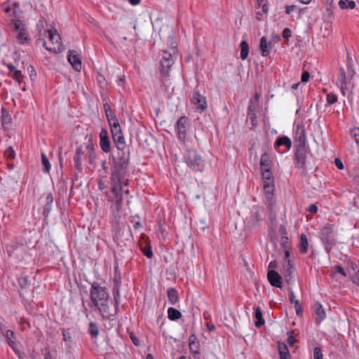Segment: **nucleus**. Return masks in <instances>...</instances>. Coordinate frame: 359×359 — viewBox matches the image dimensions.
I'll return each mask as SVG.
<instances>
[{
	"label": "nucleus",
	"mask_w": 359,
	"mask_h": 359,
	"mask_svg": "<svg viewBox=\"0 0 359 359\" xmlns=\"http://www.w3.org/2000/svg\"><path fill=\"white\" fill-rule=\"evenodd\" d=\"M90 294L91 301L103 318H109L114 316L112 302L105 287L94 283L91 285Z\"/></svg>",
	"instance_id": "1"
},
{
	"label": "nucleus",
	"mask_w": 359,
	"mask_h": 359,
	"mask_svg": "<svg viewBox=\"0 0 359 359\" xmlns=\"http://www.w3.org/2000/svg\"><path fill=\"white\" fill-rule=\"evenodd\" d=\"M170 46L168 49L162 50V59L160 62L161 81L163 85L168 81L169 70L174 64V58L177 55V43L174 38L170 36L168 39Z\"/></svg>",
	"instance_id": "2"
},
{
	"label": "nucleus",
	"mask_w": 359,
	"mask_h": 359,
	"mask_svg": "<svg viewBox=\"0 0 359 359\" xmlns=\"http://www.w3.org/2000/svg\"><path fill=\"white\" fill-rule=\"evenodd\" d=\"M3 9L5 13L12 16L11 22L10 24L11 29L18 31V39L20 43H22V21L21 20L22 12L20 10V5L18 2H8L3 5Z\"/></svg>",
	"instance_id": "3"
},
{
	"label": "nucleus",
	"mask_w": 359,
	"mask_h": 359,
	"mask_svg": "<svg viewBox=\"0 0 359 359\" xmlns=\"http://www.w3.org/2000/svg\"><path fill=\"white\" fill-rule=\"evenodd\" d=\"M129 152L119 151L117 159L114 161V170L111 174V180L120 182L121 180L126 179V170L129 163Z\"/></svg>",
	"instance_id": "4"
},
{
	"label": "nucleus",
	"mask_w": 359,
	"mask_h": 359,
	"mask_svg": "<svg viewBox=\"0 0 359 359\" xmlns=\"http://www.w3.org/2000/svg\"><path fill=\"white\" fill-rule=\"evenodd\" d=\"M39 32L41 35H45L48 38L49 44L43 41V46L46 50L55 53H60L63 50L60 36L56 29H45L43 33L40 30Z\"/></svg>",
	"instance_id": "5"
},
{
	"label": "nucleus",
	"mask_w": 359,
	"mask_h": 359,
	"mask_svg": "<svg viewBox=\"0 0 359 359\" xmlns=\"http://www.w3.org/2000/svg\"><path fill=\"white\" fill-rule=\"evenodd\" d=\"M187 164L195 171H201L204 168V161L194 149H187L184 155Z\"/></svg>",
	"instance_id": "6"
},
{
	"label": "nucleus",
	"mask_w": 359,
	"mask_h": 359,
	"mask_svg": "<svg viewBox=\"0 0 359 359\" xmlns=\"http://www.w3.org/2000/svg\"><path fill=\"white\" fill-rule=\"evenodd\" d=\"M309 154V149L305 146H297L294 154L296 165L304 171L307 170V162Z\"/></svg>",
	"instance_id": "7"
},
{
	"label": "nucleus",
	"mask_w": 359,
	"mask_h": 359,
	"mask_svg": "<svg viewBox=\"0 0 359 359\" xmlns=\"http://www.w3.org/2000/svg\"><path fill=\"white\" fill-rule=\"evenodd\" d=\"M114 182V186L111 189L112 193L114 195V203L115 208L118 212L122 206L123 203V191L122 187L123 184H126L128 180L124 179L121 180L120 182H116L115 180H112Z\"/></svg>",
	"instance_id": "8"
},
{
	"label": "nucleus",
	"mask_w": 359,
	"mask_h": 359,
	"mask_svg": "<svg viewBox=\"0 0 359 359\" xmlns=\"http://www.w3.org/2000/svg\"><path fill=\"white\" fill-rule=\"evenodd\" d=\"M333 232V226L330 224H327L321 229L320 238L325 244L327 249L335 243Z\"/></svg>",
	"instance_id": "9"
},
{
	"label": "nucleus",
	"mask_w": 359,
	"mask_h": 359,
	"mask_svg": "<svg viewBox=\"0 0 359 359\" xmlns=\"http://www.w3.org/2000/svg\"><path fill=\"white\" fill-rule=\"evenodd\" d=\"M355 72L353 69H351L349 67V64H348V72L347 75L344 68L341 67L339 69V74L338 77V81L340 83V88L343 95H345L344 89L346 88L347 83L351 81L353 78Z\"/></svg>",
	"instance_id": "10"
},
{
	"label": "nucleus",
	"mask_w": 359,
	"mask_h": 359,
	"mask_svg": "<svg viewBox=\"0 0 359 359\" xmlns=\"http://www.w3.org/2000/svg\"><path fill=\"white\" fill-rule=\"evenodd\" d=\"M291 146V140L287 136H283L278 138L274 144L275 149L280 153L289 150Z\"/></svg>",
	"instance_id": "11"
},
{
	"label": "nucleus",
	"mask_w": 359,
	"mask_h": 359,
	"mask_svg": "<svg viewBox=\"0 0 359 359\" xmlns=\"http://www.w3.org/2000/svg\"><path fill=\"white\" fill-rule=\"evenodd\" d=\"M306 130L304 124L299 123L296 126L295 133V141L297 142V146H305L306 145Z\"/></svg>",
	"instance_id": "12"
},
{
	"label": "nucleus",
	"mask_w": 359,
	"mask_h": 359,
	"mask_svg": "<svg viewBox=\"0 0 359 359\" xmlns=\"http://www.w3.org/2000/svg\"><path fill=\"white\" fill-rule=\"evenodd\" d=\"M68 61L72 67L77 72H80L82 68L81 60L76 50H69L67 56Z\"/></svg>",
	"instance_id": "13"
},
{
	"label": "nucleus",
	"mask_w": 359,
	"mask_h": 359,
	"mask_svg": "<svg viewBox=\"0 0 359 359\" xmlns=\"http://www.w3.org/2000/svg\"><path fill=\"white\" fill-rule=\"evenodd\" d=\"M5 337L6 338L8 344L12 348V349L15 353V354L18 356L19 359H22L21 353L17 347V344L15 342V337L14 332L11 330H8L6 332Z\"/></svg>",
	"instance_id": "14"
},
{
	"label": "nucleus",
	"mask_w": 359,
	"mask_h": 359,
	"mask_svg": "<svg viewBox=\"0 0 359 359\" xmlns=\"http://www.w3.org/2000/svg\"><path fill=\"white\" fill-rule=\"evenodd\" d=\"M193 103L196 105L198 110L204 111L207 108L206 98L198 92H194L192 97Z\"/></svg>",
	"instance_id": "15"
},
{
	"label": "nucleus",
	"mask_w": 359,
	"mask_h": 359,
	"mask_svg": "<svg viewBox=\"0 0 359 359\" xmlns=\"http://www.w3.org/2000/svg\"><path fill=\"white\" fill-rule=\"evenodd\" d=\"M188 123V118L186 116H182L177 122V130L178 132L179 137L184 140L187 135V126Z\"/></svg>",
	"instance_id": "16"
},
{
	"label": "nucleus",
	"mask_w": 359,
	"mask_h": 359,
	"mask_svg": "<svg viewBox=\"0 0 359 359\" xmlns=\"http://www.w3.org/2000/svg\"><path fill=\"white\" fill-rule=\"evenodd\" d=\"M267 278L272 286L279 288L282 287V278L276 271H269Z\"/></svg>",
	"instance_id": "17"
},
{
	"label": "nucleus",
	"mask_w": 359,
	"mask_h": 359,
	"mask_svg": "<svg viewBox=\"0 0 359 359\" xmlns=\"http://www.w3.org/2000/svg\"><path fill=\"white\" fill-rule=\"evenodd\" d=\"M100 147L104 152L109 153L110 151L111 147L107 131L104 129H102L100 133Z\"/></svg>",
	"instance_id": "18"
},
{
	"label": "nucleus",
	"mask_w": 359,
	"mask_h": 359,
	"mask_svg": "<svg viewBox=\"0 0 359 359\" xmlns=\"http://www.w3.org/2000/svg\"><path fill=\"white\" fill-rule=\"evenodd\" d=\"M1 126L4 129H9L11 126V116L9 111L5 107H1L0 112Z\"/></svg>",
	"instance_id": "19"
},
{
	"label": "nucleus",
	"mask_w": 359,
	"mask_h": 359,
	"mask_svg": "<svg viewBox=\"0 0 359 359\" xmlns=\"http://www.w3.org/2000/svg\"><path fill=\"white\" fill-rule=\"evenodd\" d=\"M273 46V43L267 41L265 36L261 38L259 47L263 57H267L269 55L270 50L272 49Z\"/></svg>",
	"instance_id": "20"
},
{
	"label": "nucleus",
	"mask_w": 359,
	"mask_h": 359,
	"mask_svg": "<svg viewBox=\"0 0 359 359\" xmlns=\"http://www.w3.org/2000/svg\"><path fill=\"white\" fill-rule=\"evenodd\" d=\"M263 212L262 209H258L255 212H253L248 221V226L252 228L257 226L259 222L262 219Z\"/></svg>",
	"instance_id": "21"
},
{
	"label": "nucleus",
	"mask_w": 359,
	"mask_h": 359,
	"mask_svg": "<svg viewBox=\"0 0 359 359\" xmlns=\"http://www.w3.org/2000/svg\"><path fill=\"white\" fill-rule=\"evenodd\" d=\"M85 155V149H83L82 147H79L76 149L75 156L74 157V166L76 170H81V161L82 157Z\"/></svg>",
	"instance_id": "22"
},
{
	"label": "nucleus",
	"mask_w": 359,
	"mask_h": 359,
	"mask_svg": "<svg viewBox=\"0 0 359 359\" xmlns=\"http://www.w3.org/2000/svg\"><path fill=\"white\" fill-rule=\"evenodd\" d=\"M293 273V266L290 260L284 262L283 263V276L287 283L290 281Z\"/></svg>",
	"instance_id": "23"
},
{
	"label": "nucleus",
	"mask_w": 359,
	"mask_h": 359,
	"mask_svg": "<svg viewBox=\"0 0 359 359\" xmlns=\"http://www.w3.org/2000/svg\"><path fill=\"white\" fill-rule=\"evenodd\" d=\"M314 313L316 316V321L319 323L324 320L325 318V312L320 304L318 302L313 305Z\"/></svg>",
	"instance_id": "24"
},
{
	"label": "nucleus",
	"mask_w": 359,
	"mask_h": 359,
	"mask_svg": "<svg viewBox=\"0 0 359 359\" xmlns=\"http://www.w3.org/2000/svg\"><path fill=\"white\" fill-rule=\"evenodd\" d=\"M85 154L88 155V162L91 165H95L96 159V154L95 151L94 146L88 144L84 147Z\"/></svg>",
	"instance_id": "25"
},
{
	"label": "nucleus",
	"mask_w": 359,
	"mask_h": 359,
	"mask_svg": "<svg viewBox=\"0 0 359 359\" xmlns=\"http://www.w3.org/2000/svg\"><path fill=\"white\" fill-rule=\"evenodd\" d=\"M278 349L280 359H290V355L286 344L278 342Z\"/></svg>",
	"instance_id": "26"
},
{
	"label": "nucleus",
	"mask_w": 359,
	"mask_h": 359,
	"mask_svg": "<svg viewBox=\"0 0 359 359\" xmlns=\"http://www.w3.org/2000/svg\"><path fill=\"white\" fill-rule=\"evenodd\" d=\"M113 140L119 151H123L126 149V142L123 134H121L113 137Z\"/></svg>",
	"instance_id": "27"
},
{
	"label": "nucleus",
	"mask_w": 359,
	"mask_h": 359,
	"mask_svg": "<svg viewBox=\"0 0 359 359\" xmlns=\"http://www.w3.org/2000/svg\"><path fill=\"white\" fill-rule=\"evenodd\" d=\"M260 167L261 170L264 168L271 169V158L269 154L264 153L261 156Z\"/></svg>",
	"instance_id": "28"
},
{
	"label": "nucleus",
	"mask_w": 359,
	"mask_h": 359,
	"mask_svg": "<svg viewBox=\"0 0 359 359\" xmlns=\"http://www.w3.org/2000/svg\"><path fill=\"white\" fill-rule=\"evenodd\" d=\"M255 316L257 319L255 326L259 327L264 324V320L262 317V311L259 306L255 308Z\"/></svg>",
	"instance_id": "29"
},
{
	"label": "nucleus",
	"mask_w": 359,
	"mask_h": 359,
	"mask_svg": "<svg viewBox=\"0 0 359 359\" xmlns=\"http://www.w3.org/2000/svg\"><path fill=\"white\" fill-rule=\"evenodd\" d=\"M168 301L171 304H175L178 302V293L174 288H169L168 290Z\"/></svg>",
	"instance_id": "30"
},
{
	"label": "nucleus",
	"mask_w": 359,
	"mask_h": 359,
	"mask_svg": "<svg viewBox=\"0 0 359 359\" xmlns=\"http://www.w3.org/2000/svg\"><path fill=\"white\" fill-rule=\"evenodd\" d=\"M261 171L264 183H267L268 182H274L273 176L271 169L264 168L263 170H261Z\"/></svg>",
	"instance_id": "31"
},
{
	"label": "nucleus",
	"mask_w": 359,
	"mask_h": 359,
	"mask_svg": "<svg viewBox=\"0 0 359 359\" xmlns=\"http://www.w3.org/2000/svg\"><path fill=\"white\" fill-rule=\"evenodd\" d=\"M121 285H114L113 288V294L114 297V308H113V313L114 315L116 313L118 310V299H119V287Z\"/></svg>",
	"instance_id": "32"
},
{
	"label": "nucleus",
	"mask_w": 359,
	"mask_h": 359,
	"mask_svg": "<svg viewBox=\"0 0 359 359\" xmlns=\"http://www.w3.org/2000/svg\"><path fill=\"white\" fill-rule=\"evenodd\" d=\"M168 318L171 320H176L182 317L181 313L176 309L170 307L168 310Z\"/></svg>",
	"instance_id": "33"
},
{
	"label": "nucleus",
	"mask_w": 359,
	"mask_h": 359,
	"mask_svg": "<svg viewBox=\"0 0 359 359\" xmlns=\"http://www.w3.org/2000/svg\"><path fill=\"white\" fill-rule=\"evenodd\" d=\"M241 58L245 60L249 53V46L246 41H242L241 43Z\"/></svg>",
	"instance_id": "34"
},
{
	"label": "nucleus",
	"mask_w": 359,
	"mask_h": 359,
	"mask_svg": "<svg viewBox=\"0 0 359 359\" xmlns=\"http://www.w3.org/2000/svg\"><path fill=\"white\" fill-rule=\"evenodd\" d=\"M301 242L299 244V252L302 254H304L307 252L308 250V240L306 236L302 233L300 236Z\"/></svg>",
	"instance_id": "35"
},
{
	"label": "nucleus",
	"mask_w": 359,
	"mask_h": 359,
	"mask_svg": "<svg viewBox=\"0 0 359 359\" xmlns=\"http://www.w3.org/2000/svg\"><path fill=\"white\" fill-rule=\"evenodd\" d=\"M263 187L266 196L268 198H271L273 194L274 182H268L267 183H264Z\"/></svg>",
	"instance_id": "36"
},
{
	"label": "nucleus",
	"mask_w": 359,
	"mask_h": 359,
	"mask_svg": "<svg viewBox=\"0 0 359 359\" xmlns=\"http://www.w3.org/2000/svg\"><path fill=\"white\" fill-rule=\"evenodd\" d=\"M106 116H107V121L109 122V124L110 126V128L115 127V126H120L118 120L114 112L111 114H107Z\"/></svg>",
	"instance_id": "37"
},
{
	"label": "nucleus",
	"mask_w": 359,
	"mask_h": 359,
	"mask_svg": "<svg viewBox=\"0 0 359 359\" xmlns=\"http://www.w3.org/2000/svg\"><path fill=\"white\" fill-rule=\"evenodd\" d=\"M339 6L342 9H346V8L353 9L355 7V3L353 1L340 0L339 1Z\"/></svg>",
	"instance_id": "38"
},
{
	"label": "nucleus",
	"mask_w": 359,
	"mask_h": 359,
	"mask_svg": "<svg viewBox=\"0 0 359 359\" xmlns=\"http://www.w3.org/2000/svg\"><path fill=\"white\" fill-rule=\"evenodd\" d=\"M89 334L92 337L96 338L99 334V329L96 323L91 322L89 324Z\"/></svg>",
	"instance_id": "39"
},
{
	"label": "nucleus",
	"mask_w": 359,
	"mask_h": 359,
	"mask_svg": "<svg viewBox=\"0 0 359 359\" xmlns=\"http://www.w3.org/2000/svg\"><path fill=\"white\" fill-rule=\"evenodd\" d=\"M41 162L43 165V170L45 172H48L50 169V164L47 156L43 154L41 155Z\"/></svg>",
	"instance_id": "40"
},
{
	"label": "nucleus",
	"mask_w": 359,
	"mask_h": 359,
	"mask_svg": "<svg viewBox=\"0 0 359 359\" xmlns=\"http://www.w3.org/2000/svg\"><path fill=\"white\" fill-rule=\"evenodd\" d=\"M121 273L118 270V267L117 266H116L114 267V285H121Z\"/></svg>",
	"instance_id": "41"
},
{
	"label": "nucleus",
	"mask_w": 359,
	"mask_h": 359,
	"mask_svg": "<svg viewBox=\"0 0 359 359\" xmlns=\"http://www.w3.org/2000/svg\"><path fill=\"white\" fill-rule=\"evenodd\" d=\"M8 68L10 71V73H13V76L15 79H19L20 77H21V72L20 70H18L13 65H12V64L8 65Z\"/></svg>",
	"instance_id": "42"
},
{
	"label": "nucleus",
	"mask_w": 359,
	"mask_h": 359,
	"mask_svg": "<svg viewBox=\"0 0 359 359\" xmlns=\"http://www.w3.org/2000/svg\"><path fill=\"white\" fill-rule=\"evenodd\" d=\"M189 346L191 352L194 355L199 354V343H198V341L193 342V341H191V343H189Z\"/></svg>",
	"instance_id": "43"
},
{
	"label": "nucleus",
	"mask_w": 359,
	"mask_h": 359,
	"mask_svg": "<svg viewBox=\"0 0 359 359\" xmlns=\"http://www.w3.org/2000/svg\"><path fill=\"white\" fill-rule=\"evenodd\" d=\"M62 337L63 341L67 343H71L72 341V338L70 332L68 330H65L62 329Z\"/></svg>",
	"instance_id": "44"
},
{
	"label": "nucleus",
	"mask_w": 359,
	"mask_h": 359,
	"mask_svg": "<svg viewBox=\"0 0 359 359\" xmlns=\"http://www.w3.org/2000/svg\"><path fill=\"white\" fill-rule=\"evenodd\" d=\"M337 101V97L334 93H328L327 95V102L329 104H333Z\"/></svg>",
	"instance_id": "45"
},
{
	"label": "nucleus",
	"mask_w": 359,
	"mask_h": 359,
	"mask_svg": "<svg viewBox=\"0 0 359 359\" xmlns=\"http://www.w3.org/2000/svg\"><path fill=\"white\" fill-rule=\"evenodd\" d=\"M314 359H323V355L322 350L320 347H316L313 351Z\"/></svg>",
	"instance_id": "46"
},
{
	"label": "nucleus",
	"mask_w": 359,
	"mask_h": 359,
	"mask_svg": "<svg viewBox=\"0 0 359 359\" xmlns=\"http://www.w3.org/2000/svg\"><path fill=\"white\" fill-rule=\"evenodd\" d=\"M143 254L148 258H151L153 252L150 246H146L142 249Z\"/></svg>",
	"instance_id": "47"
},
{
	"label": "nucleus",
	"mask_w": 359,
	"mask_h": 359,
	"mask_svg": "<svg viewBox=\"0 0 359 359\" xmlns=\"http://www.w3.org/2000/svg\"><path fill=\"white\" fill-rule=\"evenodd\" d=\"M111 132L112 137L123 133L122 130L121 128V126L111 128Z\"/></svg>",
	"instance_id": "48"
},
{
	"label": "nucleus",
	"mask_w": 359,
	"mask_h": 359,
	"mask_svg": "<svg viewBox=\"0 0 359 359\" xmlns=\"http://www.w3.org/2000/svg\"><path fill=\"white\" fill-rule=\"evenodd\" d=\"M351 135L353 137L356 144L359 145V128H354L352 130Z\"/></svg>",
	"instance_id": "49"
},
{
	"label": "nucleus",
	"mask_w": 359,
	"mask_h": 359,
	"mask_svg": "<svg viewBox=\"0 0 359 359\" xmlns=\"http://www.w3.org/2000/svg\"><path fill=\"white\" fill-rule=\"evenodd\" d=\"M296 340L294 339V337L293 335V332H289V336H288V338H287V344H289V346L290 347L293 346L294 343H295Z\"/></svg>",
	"instance_id": "50"
},
{
	"label": "nucleus",
	"mask_w": 359,
	"mask_h": 359,
	"mask_svg": "<svg viewBox=\"0 0 359 359\" xmlns=\"http://www.w3.org/2000/svg\"><path fill=\"white\" fill-rule=\"evenodd\" d=\"M27 72L29 74L31 80L33 81L36 76V74L35 72V70L34 69V67L31 65L27 67Z\"/></svg>",
	"instance_id": "51"
},
{
	"label": "nucleus",
	"mask_w": 359,
	"mask_h": 359,
	"mask_svg": "<svg viewBox=\"0 0 359 359\" xmlns=\"http://www.w3.org/2000/svg\"><path fill=\"white\" fill-rule=\"evenodd\" d=\"M334 268H335V273H340L341 275H342L344 277H346L347 276L346 272L343 269V267L341 266L340 265H337V266H335Z\"/></svg>",
	"instance_id": "52"
},
{
	"label": "nucleus",
	"mask_w": 359,
	"mask_h": 359,
	"mask_svg": "<svg viewBox=\"0 0 359 359\" xmlns=\"http://www.w3.org/2000/svg\"><path fill=\"white\" fill-rule=\"evenodd\" d=\"M291 36V30L289 28H285L283 31V37L288 39Z\"/></svg>",
	"instance_id": "53"
},
{
	"label": "nucleus",
	"mask_w": 359,
	"mask_h": 359,
	"mask_svg": "<svg viewBox=\"0 0 359 359\" xmlns=\"http://www.w3.org/2000/svg\"><path fill=\"white\" fill-rule=\"evenodd\" d=\"M103 107H104V112H105L106 116L107 114L113 113V111L111 110V107H110V106H109L108 102L104 103Z\"/></svg>",
	"instance_id": "54"
},
{
	"label": "nucleus",
	"mask_w": 359,
	"mask_h": 359,
	"mask_svg": "<svg viewBox=\"0 0 359 359\" xmlns=\"http://www.w3.org/2000/svg\"><path fill=\"white\" fill-rule=\"evenodd\" d=\"M309 77H310V75H309V73L308 72H304L302 74V82H307L309 79Z\"/></svg>",
	"instance_id": "55"
},
{
	"label": "nucleus",
	"mask_w": 359,
	"mask_h": 359,
	"mask_svg": "<svg viewBox=\"0 0 359 359\" xmlns=\"http://www.w3.org/2000/svg\"><path fill=\"white\" fill-rule=\"evenodd\" d=\"M334 163H335L336 166L339 169H340V170L344 169V164H343L342 161H341V159L336 158L334 160Z\"/></svg>",
	"instance_id": "56"
},
{
	"label": "nucleus",
	"mask_w": 359,
	"mask_h": 359,
	"mask_svg": "<svg viewBox=\"0 0 359 359\" xmlns=\"http://www.w3.org/2000/svg\"><path fill=\"white\" fill-rule=\"evenodd\" d=\"M352 280L354 283L359 286V271L355 272V273L353 276Z\"/></svg>",
	"instance_id": "57"
},
{
	"label": "nucleus",
	"mask_w": 359,
	"mask_h": 359,
	"mask_svg": "<svg viewBox=\"0 0 359 359\" xmlns=\"http://www.w3.org/2000/svg\"><path fill=\"white\" fill-rule=\"evenodd\" d=\"M294 307H295V310H296V313L298 316H299L302 313V307H301V305L299 304V302H295V304H294Z\"/></svg>",
	"instance_id": "58"
},
{
	"label": "nucleus",
	"mask_w": 359,
	"mask_h": 359,
	"mask_svg": "<svg viewBox=\"0 0 359 359\" xmlns=\"http://www.w3.org/2000/svg\"><path fill=\"white\" fill-rule=\"evenodd\" d=\"M309 211L312 213V214H315L318 211V207L317 205H316L315 204H311L310 205L309 208Z\"/></svg>",
	"instance_id": "59"
},
{
	"label": "nucleus",
	"mask_w": 359,
	"mask_h": 359,
	"mask_svg": "<svg viewBox=\"0 0 359 359\" xmlns=\"http://www.w3.org/2000/svg\"><path fill=\"white\" fill-rule=\"evenodd\" d=\"M297 8L296 6L292 5V6H287L285 9V13L287 14H290L295 8Z\"/></svg>",
	"instance_id": "60"
},
{
	"label": "nucleus",
	"mask_w": 359,
	"mask_h": 359,
	"mask_svg": "<svg viewBox=\"0 0 359 359\" xmlns=\"http://www.w3.org/2000/svg\"><path fill=\"white\" fill-rule=\"evenodd\" d=\"M130 339H131L133 343L135 346H139L140 345V341H139L138 338L137 337H135L133 334H130Z\"/></svg>",
	"instance_id": "61"
},
{
	"label": "nucleus",
	"mask_w": 359,
	"mask_h": 359,
	"mask_svg": "<svg viewBox=\"0 0 359 359\" xmlns=\"http://www.w3.org/2000/svg\"><path fill=\"white\" fill-rule=\"evenodd\" d=\"M6 155L9 158H14V151L12 149L11 147L7 149V151H6Z\"/></svg>",
	"instance_id": "62"
},
{
	"label": "nucleus",
	"mask_w": 359,
	"mask_h": 359,
	"mask_svg": "<svg viewBox=\"0 0 359 359\" xmlns=\"http://www.w3.org/2000/svg\"><path fill=\"white\" fill-rule=\"evenodd\" d=\"M289 299H290V302L291 304H295V302H299L298 300H296L295 299V296H294V294L292 291H290V295H289Z\"/></svg>",
	"instance_id": "63"
},
{
	"label": "nucleus",
	"mask_w": 359,
	"mask_h": 359,
	"mask_svg": "<svg viewBox=\"0 0 359 359\" xmlns=\"http://www.w3.org/2000/svg\"><path fill=\"white\" fill-rule=\"evenodd\" d=\"M260 7H262V12L264 13V14H266L268 13V5L266 3H264L262 4V6H261Z\"/></svg>",
	"instance_id": "64"
}]
</instances>
